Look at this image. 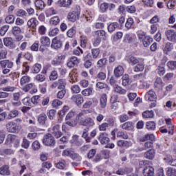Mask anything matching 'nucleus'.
<instances>
[{
  "instance_id": "obj_1",
  "label": "nucleus",
  "mask_w": 176,
  "mask_h": 176,
  "mask_svg": "<svg viewBox=\"0 0 176 176\" xmlns=\"http://www.w3.org/2000/svg\"><path fill=\"white\" fill-rule=\"evenodd\" d=\"M21 123L23 120L21 118H16L14 121H10L6 125V129L8 133L17 134L21 130Z\"/></svg>"
},
{
  "instance_id": "obj_2",
  "label": "nucleus",
  "mask_w": 176,
  "mask_h": 176,
  "mask_svg": "<svg viewBox=\"0 0 176 176\" xmlns=\"http://www.w3.org/2000/svg\"><path fill=\"white\" fill-rule=\"evenodd\" d=\"M94 37L96 38L94 45L97 46L101 43V41L107 40V33L104 30H98L94 32Z\"/></svg>"
},
{
  "instance_id": "obj_3",
  "label": "nucleus",
  "mask_w": 176,
  "mask_h": 176,
  "mask_svg": "<svg viewBox=\"0 0 176 176\" xmlns=\"http://www.w3.org/2000/svg\"><path fill=\"white\" fill-rule=\"evenodd\" d=\"M6 143L7 145L13 144L15 148H18L20 146V139H19L16 135L9 134L7 136Z\"/></svg>"
},
{
  "instance_id": "obj_4",
  "label": "nucleus",
  "mask_w": 176,
  "mask_h": 176,
  "mask_svg": "<svg viewBox=\"0 0 176 176\" xmlns=\"http://www.w3.org/2000/svg\"><path fill=\"white\" fill-rule=\"evenodd\" d=\"M43 144L46 146H53L56 144V140L52 134L48 133L43 137Z\"/></svg>"
},
{
  "instance_id": "obj_5",
  "label": "nucleus",
  "mask_w": 176,
  "mask_h": 176,
  "mask_svg": "<svg viewBox=\"0 0 176 176\" xmlns=\"http://www.w3.org/2000/svg\"><path fill=\"white\" fill-rule=\"evenodd\" d=\"M13 35H14L16 41H20L21 39H23V30H21V28L19 26H14L12 28V31Z\"/></svg>"
},
{
  "instance_id": "obj_6",
  "label": "nucleus",
  "mask_w": 176,
  "mask_h": 176,
  "mask_svg": "<svg viewBox=\"0 0 176 176\" xmlns=\"http://www.w3.org/2000/svg\"><path fill=\"white\" fill-rule=\"evenodd\" d=\"M85 116L80 118V124L81 126H86L87 127H93L94 126V120L90 118L83 119Z\"/></svg>"
},
{
  "instance_id": "obj_7",
  "label": "nucleus",
  "mask_w": 176,
  "mask_h": 176,
  "mask_svg": "<svg viewBox=\"0 0 176 176\" xmlns=\"http://www.w3.org/2000/svg\"><path fill=\"white\" fill-rule=\"evenodd\" d=\"M41 46L40 47L41 52H45V47L50 46V38L47 36H43L40 39Z\"/></svg>"
},
{
  "instance_id": "obj_8",
  "label": "nucleus",
  "mask_w": 176,
  "mask_h": 176,
  "mask_svg": "<svg viewBox=\"0 0 176 176\" xmlns=\"http://www.w3.org/2000/svg\"><path fill=\"white\" fill-rule=\"evenodd\" d=\"M86 116V113H85L84 111H82L78 114V116L74 120H72V121H67L66 122V124H68V126H71L72 127H75V126L78 124V122H80V118L82 116Z\"/></svg>"
},
{
  "instance_id": "obj_9",
  "label": "nucleus",
  "mask_w": 176,
  "mask_h": 176,
  "mask_svg": "<svg viewBox=\"0 0 176 176\" xmlns=\"http://www.w3.org/2000/svg\"><path fill=\"white\" fill-rule=\"evenodd\" d=\"M65 80L60 79L58 81L52 83L51 87L52 89H56V87H58V89L60 90H64L65 89Z\"/></svg>"
},
{
  "instance_id": "obj_10",
  "label": "nucleus",
  "mask_w": 176,
  "mask_h": 176,
  "mask_svg": "<svg viewBox=\"0 0 176 176\" xmlns=\"http://www.w3.org/2000/svg\"><path fill=\"white\" fill-rule=\"evenodd\" d=\"M146 100L148 101H153V102H156L157 100V96L156 95V92L153 90L148 91L145 95Z\"/></svg>"
},
{
  "instance_id": "obj_11",
  "label": "nucleus",
  "mask_w": 176,
  "mask_h": 176,
  "mask_svg": "<svg viewBox=\"0 0 176 176\" xmlns=\"http://www.w3.org/2000/svg\"><path fill=\"white\" fill-rule=\"evenodd\" d=\"M139 39H142V42L144 47H148V46L151 45V43L153 42V38L142 34H139Z\"/></svg>"
},
{
  "instance_id": "obj_12",
  "label": "nucleus",
  "mask_w": 176,
  "mask_h": 176,
  "mask_svg": "<svg viewBox=\"0 0 176 176\" xmlns=\"http://www.w3.org/2000/svg\"><path fill=\"white\" fill-rule=\"evenodd\" d=\"M166 38L170 42H176V32L173 30H168L166 32Z\"/></svg>"
},
{
  "instance_id": "obj_13",
  "label": "nucleus",
  "mask_w": 176,
  "mask_h": 176,
  "mask_svg": "<svg viewBox=\"0 0 176 176\" xmlns=\"http://www.w3.org/2000/svg\"><path fill=\"white\" fill-rule=\"evenodd\" d=\"M69 80L70 83H75V82L78 81V70L73 69L69 74Z\"/></svg>"
},
{
  "instance_id": "obj_14",
  "label": "nucleus",
  "mask_w": 176,
  "mask_h": 176,
  "mask_svg": "<svg viewBox=\"0 0 176 176\" xmlns=\"http://www.w3.org/2000/svg\"><path fill=\"white\" fill-rule=\"evenodd\" d=\"M67 19L69 20V21L75 23V21L79 19V12L78 11H73L69 13Z\"/></svg>"
},
{
  "instance_id": "obj_15",
  "label": "nucleus",
  "mask_w": 176,
  "mask_h": 176,
  "mask_svg": "<svg viewBox=\"0 0 176 176\" xmlns=\"http://www.w3.org/2000/svg\"><path fill=\"white\" fill-rule=\"evenodd\" d=\"M144 176H153L155 175V169L151 166H146L143 170Z\"/></svg>"
},
{
  "instance_id": "obj_16",
  "label": "nucleus",
  "mask_w": 176,
  "mask_h": 176,
  "mask_svg": "<svg viewBox=\"0 0 176 176\" xmlns=\"http://www.w3.org/2000/svg\"><path fill=\"white\" fill-rule=\"evenodd\" d=\"M92 54V56H91ZM100 54V50L98 49H94L91 50V54H88L86 56L87 60H91L92 58H97L98 57V55Z\"/></svg>"
},
{
  "instance_id": "obj_17",
  "label": "nucleus",
  "mask_w": 176,
  "mask_h": 176,
  "mask_svg": "<svg viewBox=\"0 0 176 176\" xmlns=\"http://www.w3.org/2000/svg\"><path fill=\"white\" fill-rule=\"evenodd\" d=\"M155 155L156 153L155 152V150L150 149L144 153V157L145 159H148V160H153V159H155Z\"/></svg>"
},
{
  "instance_id": "obj_18",
  "label": "nucleus",
  "mask_w": 176,
  "mask_h": 176,
  "mask_svg": "<svg viewBox=\"0 0 176 176\" xmlns=\"http://www.w3.org/2000/svg\"><path fill=\"white\" fill-rule=\"evenodd\" d=\"M72 100H73L76 105H82V104H83V98L80 95H74L72 97Z\"/></svg>"
},
{
  "instance_id": "obj_19",
  "label": "nucleus",
  "mask_w": 176,
  "mask_h": 176,
  "mask_svg": "<svg viewBox=\"0 0 176 176\" xmlns=\"http://www.w3.org/2000/svg\"><path fill=\"white\" fill-rule=\"evenodd\" d=\"M51 47L52 49H60L61 47V41H59L58 38L56 37L52 39Z\"/></svg>"
},
{
  "instance_id": "obj_20",
  "label": "nucleus",
  "mask_w": 176,
  "mask_h": 176,
  "mask_svg": "<svg viewBox=\"0 0 176 176\" xmlns=\"http://www.w3.org/2000/svg\"><path fill=\"white\" fill-rule=\"evenodd\" d=\"M38 20H36L35 18H32L28 21V25L30 28L35 29L36 28V25H38Z\"/></svg>"
},
{
  "instance_id": "obj_21",
  "label": "nucleus",
  "mask_w": 176,
  "mask_h": 176,
  "mask_svg": "<svg viewBox=\"0 0 176 176\" xmlns=\"http://www.w3.org/2000/svg\"><path fill=\"white\" fill-rule=\"evenodd\" d=\"M123 67L122 66H118L114 69V75L116 76V78H119V76H122L123 75Z\"/></svg>"
},
{
  "instance_id": "obj_22",
  "label": "nucleus",
  "mask_w": 176,
  "mask_h": 176,
  "mask_svg": "<svg viewBox=\"0 0 176 176\" xmlns=\"http://www.w3.org/2000/svg\"><path fill=\"white\" fill-rule=\"evenodd\" d=\"M113 91L118 93V94H126V89L122 88L118 85H113Z\"/></svg>"
},
{
  "instance_id": "obj_23",
  "label": "nucleus",
  "mask_w": 176,
  "mask_h": 176,
  "mask_svg": "<svg viewBox=\"0 0 176 176\" xmlns=\"http://www.w3.org/2000/svg\"><path fill=\"white\" fill-rule=\"evenodd\" d=\"M17 116H19V111L12 110L8 113L7 119L10 120L12 119H14V118H17Z\"/></svg>"
},
{
  "instance_id": "obj_24",
  "label": "nucleus",
  "mask_w": 176,
  "mask_h": 176,
  "mask_svg": "<svg viewBox=\"0 0 176 176\" xmlns=\"http://www.w3.org/2000/svg\"><path fill=\"white\" fill-rule=\"evenodd\" d=\"M0 174L1 175H10V170H9V166H4L0 168Z\"/></svg>"
},
{
  "instance_id": "obj_25",
  "label": "nucleus",
  "mask_w": 176,
  "mask_h": 176,
  "mask_svg": "<svg viewBox=\"0 0 176 176\" xmlns=\"http://www.w3.org/2000/svg\"><path fill=\"white\" fill-rule=\"evenodd\" d=\"M122 129H124V130H133L134 124L131 122H126L122 125Z\"/></svg>"
},
{
  "instance_id": "obj_26",
  "label": "nucleus",
  "mask_w": 176,
  "mask_h": 176,
  "mask_svg": "<svg viewBox=\"0 0 176 176\" xmlns=\"http://www.w3.org/2000/svg\"><path fill=\"white\" fill-rule=\"evenodd\" d=\"M166 124H168V134H174V125H173V124H171V120L166 119Z\"/></svg>"
},
{
  "instance_id": "obj_27",
  "label": "nucleus",
  "mask_w": 176,
  "mask_h": 176,
  "mask_svg": "<svg viewBox=\"0 0 176 176\" xmlns=\"http://www.w3.org/2000/svg\"><path fill=\"white\" fill-rule=\"evenodd\" d=\"M0 65L3 68H12L13 67V63L6 60L0 61Z\"/></svg>"
},
{
  "instance_id": "obj_28",
  "label": "nucleus",
  "mask_w": 176,
  "mask_h": 176,
  "mask_svg": "<svg viewBox=\"0 0 176 176\" xmlns=\"http://www.w3.org/2000/svg\"><path fill=\"white\" fill-rule=\"evenodd\" d=\"M59 23H60V16H52L50 19V25H57Z\"/></svg>"
},
{
  "instance_id": "obj_29",
  "label": "nucleus",
  "mask_w": 176,
  "mask_h": 176,
  "mask_svg": "<svg viewBox=\"0 0 176 176\" xmlns=\"http://www.w3.org/2000/svg\"><path fill=\"white\" fill-rule=\"evenodd\" d=\"M131 83V80L128 74H124L122 76V85L123 86H129Z\"/></svg>"
},
{
  "instance_id": "obj_30",
  "label": "nucleus",
  "mask_w": 176,
  "mask_h": 176,
  "mask_svg": "<svg viewBox=\"0 0 176 176\" xmlns=\"http://www.w3.org/2000/svg\"><path fill=\"white\" fill-rule=\"evenodd\" d=\"M154 86L155 87H157L158 89H162L164 87V82H163V80H162V78H157L155 80Z\"/></svg>"
},
{
  "instance_id": "obj_31",
  "label": "nucleus",
  "mask_w": 176,
  "mask_h": 176,
  "mask_svg": "<svg viewBox=\"0 0 176 176\" xmlns=\"http://www.w3.org/2000/svg\"><path fill=\"white\" fill-rule=\"evenodd\" d=\"M119 27V24L116 22L111 23L108 26V31L109 32H113Z\"/></svg>"
},
{
  "instance_id": "obj_32",
  "label": "nucleus",
  "mask_w": 176,
  "mask_h": 176,
  "mask_svg": "<svg viewBox=\"0 0 176 176\" xmlns=\"http://www.w3.org/2000/svg\"><path fill=\"white\" fill-rule=\"evenodd\" d=\"M58 3L60 6H69L72 3V0H59Z\"/></svg>"
},
{
  "instance_id": "obj_33",
  "label": "nucleus",
  "mask_w": 176,
  "mask_h": 176,
  "mask_svg": "<svg viewBox=\"0 0 176 176\" xmlns=\"http://www.w3.org/2000/svg\"><path fill=\"white\" fill-rule=\"evenodd\" d=\"M123 38V32H118L116 34L113 36V42H118V41L122 39Z\"/></svg>"
},
{
  "instance_id": "obj_34",
  "label": "nucleus",
  "mask_w": 176,
  "mask_h": 176,
  "mask_svg": "<svg viewBox=\"0 0 176 176\" xmlns=\"http://www.w3.org/2000/svg\"><path fill=\"white\" fill-rule=\"evenodd\" d=\"M4 45L5 46L10 47L13 46V39L12 38L8 37V38H5L3 40Z\"/></svg>"
},
{
  "instance_id": "obj_35",
  "label": "nucleus",
  "mask_w": 176,
  "mask_h": 176,
  "mask_svg": "<svg viewBox=\"0 0 176 176\" xmlns=\"http://www.w3.org/2000/svg\"><path fill=\"white\" fill-rule=\"evenodd\" d=\"M123 42L124 43H131V42H133V37L131 36V34H125V36H124Z\"/></svg>"
},
{
  "instance_id": "obj_36",
  "label": "nucleus",
  "mask_w": 176,
  "mask_h": 176,
  "mask_svg": "<svg viewBox=\"0 0 176 176\" xmlns=\"http://www.w3.org/2000/svg\"><path fill=\"white\" fill-rule=\"evenodd\" d=\"M35 6L37 9H43L45 8V2L42 0H36Z\"/></svg>"
},
{
  "instance_id": "obj_37",
  "label": "nucleus",
  "mask_w": 176,
  "mask_h": 176,
  "mask_svg": "<svg viewBox=\"0 0 176 176\" xmlns=\"http://www.w3.org/2000/svg\"><path fill=\"white\" fill-rule=\"evenodd\" d=\"M100 105L102 108L107 107V95L103 94L100 97Z\"/></svg>"
},
{
  "instance_id": "obj_38",
  "label": "nucleus",
  "mask_w": 176,
  "mask_h": 176,
  "mask_svg": "<svg viewBox=\"0 0 176 176\" xmlns=\"http://www.w3.org/2000/svg\"><path fill=\"white\" fill-rule=\"evenodd\" d=\"M41 69H42V66L37 63L32 67V71L34 74H38Z\"/></svg>"
},
{
  "instance_id": "obj_39",
  "label": "nucleus",
  "mask_w": 176,
  "mask_h": 176,
  "mask_svg": "<svg viewBox=\"0 0 176 176\" xmlns=\"http://www.w3.org/2000/svg\"><path fill=\"white\" fill-rule=\"evenodd\" d=\"M32 148L33 151H39L41 149V143L38 140L34 141L32 144Z\"/></svg>"
},
{
  "instance_id": "obj_40",
  "label": "nucleus",
  "mask_w": 176,
  "mask_h": 176,
  "mask_svg": "<svg viewBox=\"0 0 176 176\" xmlns=\"http://www.w3.org/2000/svg\"><path fill=\"white\" fill-rule=\"evenodd\" d=\"M46 119H47V116H46V114L43 113L38 116V122L41 124H45V123L46 122Z\"/></svg>"
},
{
  "instance_id": "obj_41",
  "label": "nucleus",
  "mask_w": 176,
  "mask_h": 176,
  "mask_svg": "<svg viewBox=\"0 0 176 176\" xmlns=\"http://www.w3.org/2000/svg\"><path fill=\"white\" fill-rule=\"evenodd\" d=\"M167 67L169 68V69H171V71L176 69V60H170L168 62Z\"/></svg>"
},
{
  "instance_id": "obj_42",
  "label": "nucleus",
  "mask_w": 176,
  "mask_h": 176,
  "mask_svg": "<svg viewBox=\"0 0 176 176\" xmlns=\"http://www.w3.org/2000/svg\"><path fill=\"white\" fill-rule=\"evenodd\" d=\"M133 24H134V20H133L132 18H129L125 23V27L128 30H130V28L133 27Z\"/></svg>"
},
{
  "instance_id": "obj_43",
  "label": "nucleus",
  "mask_w": 176,
  "mask_h": 176,
  "mask_svg": "<svg viewBox=\"0 0 176 176\" xmlns=\"http://www.w3.org/2000/svg\"><path fill=\"white\" fill-rule=\"evenodd\" d=\"M155 141V135L153 134H147L144 136L143 139H142V141Z\"/></svg>"
},
{
  "instance_id": "obj_44",
  "label": "nucleus",
  "mask_w": 176,
  "mask_h": 176,
  "mask_svg": "<svg viewBox=\"0 0 176 176\" xmlns=\"http://www.w3.org/2000/svg\"><path fill=\"white\" fill-rule=\"evenodd\" d=\"M6 22L8 24H13L14 23V16L10 14L6 17Z\"/></svg>"
},
{
  "instance_id": "obj_45",
  "label": "nucleus",
  "mask_w": 176,
  "mask_h": 176,
  "mask_svg": "<svg viewBox=\"0 0 176 176\" xmlns=\"http://www.w3.org/2000/svg\"><path fill=\"white\" fill-rule=\"evenodd\" d=\"M118 146H122V148H126L127 146H130V143L127 141L120 140L118 142Z\"/></svg>"
},
{
  "instance_id": "obj_46",
  "label": "nucleus",
  "mask_w": 176,
  "mask_h": 176,
  "mask_svg": "<svg viewBox=\"0 0 176 176\" xmlns=\"http://www.w3.org/2000/svg\"><path fill=\"white\" fill-rule=\"evenodd\" d=\"M30 71V65L28 63H24L22 67V74L24 75Z\"/></svg>"
},
{
  "instance_id": "obj_47",
  "label": "nucleus",
  "mask_w": 176,
  "mask_h": 176,
  "mask_svg": "<svg viewBox=\"0 0 176 176\" xmlns=\"http://www.w3.org/2000/svg\"><path fill=\"white\" fill-rule=\"evenodd\" d=\"M146 127L148 129V130H155L156 125L153 122H148L146 124Z\"/></svg>"
},
{
  "instance_id": "obj_48",
  "label": "nucleus",
  "mask_w": 176,
  "mask_h": 176,
  "mask_svg": "<svg viewBox=\"0 0 176 176\" xmlns=\"http://www.w3.org/2000/svg\"><path fill=\"white\" fill-rule=\"evenodd\" d=\"M140 82L144 87H145L146 89L149 88V86L151 85V84L149 80H148V79L142 78V80H140Z\"/></svg>"
},
{
  "instance_id": "obj_49",
  "label": "nucleus",
  "mask_w": 176,
  "mask_h": 176,
  "mask_svg": "<svg viewBox=\"0 0 176 176\" xmlns=\"http://www.w3.org/2000/svg\"><path fill=\"white\" fill-rule=\"evenodd\" d=\"M22 148H24L25 149H28L30 148V141L27 140L25 138L23 139V142L21 144Z\"/></svg>"
},
{
  "instance_id": "obj_50",
  "label": "nucleus",
  "mask_w": 176,
  "mask_h": 176,
  "mask_svg": "<svg viewBox=\"0 0 176 176\" xmlns=\"http://www.w3.org/2000/svg\"><path fill=\"white\" fill-rule=\"evenodd\" d=\"M31 80V78L28 76H24L21 78V86L25 85V83H28Z\"/></svg>"
},
{
  "instance_id": "obj_51",
  "label": "nucleus",
  "mask_w": 176,
  "mask_h": 176,
  "mask_svg": "<svg viewBox=\"0 0 176 176\" xmlns=\"http://www.w3.org/2000/svg\"><path fill=\"white\" fill-rule=\"evenodd\" d=\"M166 174L168 176H176V170L172 168H168L166 169Z\"/></svg>"
},
{
  "instance_id": "obj_52",
  "label": "nucleus",
  "mask_w": 176,
  "mask_h": 176,
  "mask_svg": "<svg viewBox=\"0 0 176 176\" xmlns=\"http://www.w3.org/2000/svg\"><path fill=\"white\" fill-rule=\"evenodd\" d=\"M173 44H171V43H167L166 46H165V48L164 49V52L165 53H168V52H171V50H173Z\"/></svg>"
},
{
  "instance_id": "obj_53",
  "label": "nucleus",
  "mask_w": 176,
  "mask_h": 176,
  "mask_svg": "<svg viewBox=\"0 0 176 176\" xmlns=\"http://www.w3.org/2000/svg\"><path fill=\"white\" fill-rule=\"evenodd\" d=\"M75 34H76V30L74 28L69 29L67 32V35L69 38H73V36H75Z\"/></svg>"
},
{
  "instance_id": "obj_54",
  "label": "nucleus",
  "mask_w": 176,
  "mask_h": 176,
  "mask_svg": "<svg viewBox=\"0 0 176 176\" xmlns=\"http://www.w3.org/2000/svg\"><path fill=\"white\" fill-rule=\"evenodd\" d=\"M71 90L72 93H76V94L80 93V87L78 85H72L71 87Z\"/></svg>"
},
{
  "instance_id": "obj_55",
  "label": "nucleus",
  "mask_w": 176,
  "mask_h": 176,
  "mask_svg": "<svg viewBox=\"0 0 176 176\" xmlns=\"http://www.w3.org/2000/svg\"><path fill=\"white\" fill-rule=\"evenodd\" d=\"M144 68H145L144 63H138L136 65V67H135L134 69L136 72H138L139 71H144Z\"/></svg>"
},
{
  "instance_id": "obj_56",
  "label": "nucleus",
  "mask_w": 176,
  "mask_h": 176,
  "mask_svg": "<svg viewBox=\"0 0 176 176\" xmlns=\"http://www.w3.org/2000/svg\"><path fill=\"white\" fill-rule=\"evenodd\" d=\"M58 32H60V30L57 28H55L49 32V35L50 36H56V35L58 34Z\"/></svg>"
},
{
  "instance_id": "obj_57",
  "label": "nucleus",
  "mask_w": 176,
  "mask_h": 176,
  "mask_svg": "<svg viewBox=\"0 0 176 176\" xmlns=\"http://www.w3.org/2000/svg\"><path fill=\"white\" fill-rule=\"evenodd\" d=\"M128 62L131 65H135V64L138 63V59L134 56H131L128 59Z\"/></svg>"
},
{
  "instance_id": "obj_58",
  "label": "nucleus",
  "mask_w": 176,
  "mask_h": 176,
  "mask_svg": "<svg viewBox=\"0 0 176 176\" xmlns=\"http://www.w3.org/2000/svg\"><path fill=\"white\" fill-rule=\"evenodd\" d=\"M8 30H9V25H4L0 29V35L3 36L6 32H8Z\"/></svg>"
},
{
  "instance_id": "obj_59",
  "label": "nucleus",
  "mask_w": 176,
  "mask_h": 176,
  "mask_svg": "<svg viewBox=\"0 0 176 176\" xmlns=\"http://www.w3.org/2000/svg\"><path fill=\"white\" fill-rule=\"evenodd\" d=\"M92 92H93V89L91 88H89V89H84L82 91V94L85 97H88V96H90V94H91Z\"/></svg>"
},
{
  "instance_id": "obj_60",
  "label": "nucleus",
  "mask_w": 176,
  "mask_h": 176,
  "mask_svg": "<svg viewBox=\"0 0 176 176\" xmlns=\"http://www.w3.org/2000/svg\"><path fill=\"white\" fill-rule=\"evenodd\" d=\"M57 14V11H56V10H54V8H49L46 11V14L47 16H53V14Z\"/></svg>"
},
{
  "instance_id": "obj_61",
  "label": "nucleus",
  "mask_w": 176,
  "mask_h": 176,
  "mask_svg": "<svg viewBox=\"0 0 176 176\" xmlns=\"http://www.w3.org/2000/svg\"><path fill=\"white\" fill-rule=\"evenodd\" d=\"M52 107L54 108H57V107H60V105H63V102L60 101L58 99H55L52 101Z\"/></svg>"
},
{
  "instance_id": "obj_62",
  "label": "nucleus",
  "mask_w": 176,
  "mask_h": 176,
  "mask_svg": "<svg viewBox=\"0 0 176 176\" xmlns=\"http://www.w3.org/2000/svg\"><path fill=\"white\" fill-rule=\"evenodd\" d=\"M108 3H102L100 6V9L102 13L105 12L106 10H108Z\"/></svg>"
},
{
  "instance_id": "obj_63",
  "label": "nucleus",
  "mask_w": 176,
  "mask_h": 176,
  "mask_svg": "<svg viewBox=\"0 0 176 176\" xmlns=\"http://www.w3.org/2000/svg\"><path fill=\"white\" fill-rule=\"evenodd\" d=\"M143 117L144 118H153V111H144L143 113Z\"/></svg>"
},
{
  "instance_id": "obj_64",
  "label": "nucleus",
  "mask_w": 176,
  "mask_h": 176,
  "mask_svg": "<svg viewBox=\"0 0 176 176\" xmlns=\"http://www.w3.org/2000/svg\"><path fill=\"white\" fill-rule=\"evenodd\" d=\"M54 116H56V110H53V109L50 110L48 113L49 119L52 120V119H54Z\"/></svg>"
}]
</instances>
